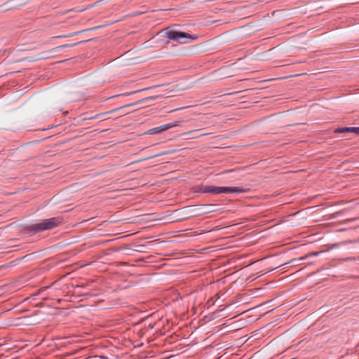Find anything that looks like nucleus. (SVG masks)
I'll return each instance as SVG.
<instances>
[{"mask_svg":"<svg viewBox=\"0 0 359 359\" xmlns=\"http://www.w3.org/2000/svg\"><path fill=\"white\" fill-rule=\"evenodd\" d=\"M63 222V219L61 217H55L46 219L38 220L36 223L26 226L25 229L27 232L36 233L38 232L50 230L58 226Z\"/></svg>","mask_w":359,"mask_h":359,"instance_id":"1","label":"nucleus"},{"mask_svg":"<svg viewBox=\"0 0 359 359\" xmlns=\"http://www.w3.org/2000/svg\"><path fill=\"white\" fill-rule=\"evenodd\" d=\"M248 189L238 187H215V186H201L198 191L203 194H212L215 195L220 194H241L246 193Z\"/></svg>","mask_w":359,"mask_h":359,"instance_id":"2","label":"nucleus"},{"mask_svg":"<svg viewBox=\"0 0 359 359\" xmlns=\"http://www.w3.org/2000/svg\"><path fill=\"white\" fill-rule=\"evenodd\" d=\"M163 36L180 43H185L195 39L188 33L179 32L169 28L164 29Z\"/></svg>","mask_w":359,"mask_h":359,"instance_id":"3","label":"nucleus"},{"mask_svg":"<svg viewBox=\"0 0 359 359\" xmlns=\"http://www.w3.org/2000/svg\"><path fill=\"white\" fill-rule=\"evenodd\" d=\"M179 121H175L173 123H167L161 126H158L149 130L147 133L149 135L159 134L171 128L179 126Z\"/></svg>","mask_w":359,"mask_h":359,"instance_id":"4","label":"nucleus"},{"mask_svg":"<svg viewBox=\"0 0 359 359\" xmlns=\"http://www.w3.org/2000/svg\"><path fill=\"white\" fill-rule=\"evenodd\" d=\"M334 133H354L357 135H359V127L338 128L334 130Z\"/></svg>","mask_w":359,"mask_h":359,"instance_id":"5","label":"nucleus"},{"mask_svg":"<svg viewBox=\"0 0 359 359\" xmlns=\"http://www.w3.org/2000/svg\"><path fill=\"white\" fill-rule=\"evenodd\" d=\"M154 97H147V98H146V99H142V100H139V101H137V102H133V103H131V104H126V105H125V106H123V107H121L116 108V109H115L111 110V111H108V112H106L105 114H111V113H113V112H114V111H120V110H122V109H125V108H128V107H131V106L138 104H140V103L143 102H144V100H154Z\"/></svg>","mask_w":359,"mask_h":359,"instance_id":"6","label":"nucleus"},{"mask_svg":"<svg viewBox=\"0 0 359 359\" xmlns=\"http://www.w3.org/2000/svg\"><path fill=\"white\" fill-rule=\"evenodd\" d=\"M198 131V130H190L189 132H187V133H184L182 134V137L184 138V139H189V137H188V135L191 134V133H196Z\"/></svg>","mask_w":359,"mask_h":359,"instance_id":"7","label":"nucleus"},{"mask_svg":"<svg viewBox=\"0 0 359 359\" xmlns=\"http://www.w3.org/2000/svg\"><path fill=\"white\" fill-rule=\"evenodd\" d=\"M320 252H312L311 254H310V256H317L320 254Z\"/></svg>","mask_w":359,"mask_h":359,"instance_id":"8","label":"nucleus"},{"mask_svg":"<svg viewBox=\"0 0 359 359\" xmlns=\"http://www.w3.org/2000/svg\"><path fill=\"white\" fill-rule=\"evenodd\" d=\"M76 33H72L69 35H63V36H59L58 37H67V36H73Z\"/></svg>","mask_w":359,"mask_h":359,"instance_id":"9","label":"nucleus"},{"mask_svg":"<svg viewBox=\"0 0 359 359\" xmlns=\"http://www.w3.org/2000/svg\"><path fill=\"white\" fill-rule=\"evenodd\" d=\"M71 46H72V45H71V44H65V45L62 46V47H65V48L66 47H71Z\"/></svg>","mask_w":359,"mask_h":359,"instance_id":"10","label":"nucleus"},{"mask_svg":"<svg viewBox=\"0 0 359 359\" xmlns=\"http://www.w3.org/2000/svg\"><path fill=\"white\" fill-rule=\"evenodd\" d=\"M103 114H97L96 116H94V118H98L100 116H101Z\"/></svg>","mask_w":359,"mask_h":359,"instance_id":"11","label":"nucleus"}]
</instances>
